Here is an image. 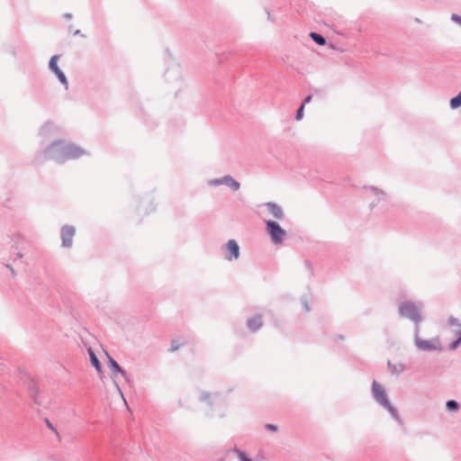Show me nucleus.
<instances>
[{"mask_svg":"<svg viewBox=\"0 0 461 461\" xmlns=\"http://www.w3.org/2000/svg\"><path fill=\"white\" fill-rule=\"evenodd\" d=\"M266 206L274 218L277 220L283 219L284 212L278 204L275 203H267Z\"/></svg>","mask_w":461,"mask_h":461,"instance_id":"obj_8","label":"nucleus"},{"mask_svg":"<svg viewBox=\"0 0 461 461\" xmlns=\"http://www.w3.org/2000/svg\"><path fill=\"white\" fill-rule=\"evenodd\" d=\"M58 59H59V56H53L50 61V68L57 75V77H59L60 82L67 86L68 85L67 78H66L65 75L63 74V72L58 67Z\"/></svg>","mask_w":461,"mask_h":461,"instance_id":"obj_6","label":"nucleus"},{"mask_svg":"<svg viewBox=\"0 0 461 461\" xmlns=\"http://www.w3.org/2000/svg\"><path fill=\"white\" fill-rule=\"evenodd\" d=\"M211 183L214 185H223V177L220 179H214Z\"/></svg>","mask_w":461,"mask_h":461,"instance_id":"obj_20","label":"nucleus"},{"mask_svg":"<svg viewBox=\"0 0 461 461\" xmlns=\"http://www.w3.org/2000/svg\"><path fill=\"white\" fill-rule=\"evenodd\" d=\"M416 345L421 350H440L442 348L438 338L431 340L417 339Z\"/></svg>","mask_w":461,"mask_h":461,"instance_id":"obj_4","label":"nucleus"},{"mask_svg":"<svg viewBox=\"0 0 461 461\" xmlns=\"http://www.w3.org/2000/svg\"><path fill=\"white\" fill-rule=\"evenodd\" d=\"M452 19L461 24V17L460 16L453 14Z\"/></svg>","mask_w":461,"mask_h":461,"instance_id":"obj_21","label":"nucleus"},{"mask_svg":"<svg viewBox=\"0 0 461 461\" xmlns=\"http://www.w3.org/2000/svg\"><path fill=\"white\" fill-rule=\"evenodd\" d=\"M267 429H270L272 431H276V429H277L276 426L272 425V424H267Z\"/></svg>","mask_w":461,"mask_h":461,"instance_id":"obj_22","label":"nucleus"},{"mask_svg":"<svg viewBox=\"0 0 461 461\" xmlns=\"http://www.w3.org/2000/svg\"><path fill=\"white\" fill-rule=\"evenodd\" d=\"M223 185L230 186L232 190L238 191L240 189V183L233 179L230 176L223 177Z\"/></svg>","mask_w":461,"mask_h":461,"instance_id":"obj_11","label":"nucleus"},{"mask_svg":"<svg viewBox=\"0 0 461 461\" xmlns=\"http://www.w3.org/2000/svg\"><path fill=\"white\" fill-rule=\"evenodd\" d=\"M109 362H110V367L112 368L113 374L120 373L123 376H125V373L123 370L120 367V366L117 364L115 360H113L112 357H109Z\"/></svg>","mask_w":461,"mask_h":461,"instance_id":"obj_12","label":"nucleus"},{"mask_svg":"<svg viewBox=\"0 0 461 461\" xmlns=\"http://www.w3.org/2000/svg\"><path fill=\"white\" fill-rule=\"evenodd\" d=\"M180 347H181V344L178 341H176V340L172 341V343H171V350L172 351L177 350L178 348H180Z\"/></svg>","mask_w":461,"mask_h":461,"instance_id":"obj_18","label":"nucleus"},{"mask_svg":"<svg viewBox=\"0 0 461 461\" xmlns=\"http://www.w3.org/2000/svg\"><path fill=\"white\" fill-rule=\"evenodd\" d=\"M238 456L240 457V461H252L250 458H249L246 454L240 450H235Z\"/></svg>","mask_w":461,"mask_h":461,"instance_id":"obj_16","label":"nucleus"},{"mask_svg":"<svg viewBox=\"0 0 461 461\" xmlns=\"http://www.w3.org/2000/svg\"><path fill=\"white\" fill-rule=\"evenodd\" d=\"M400 313L402 316L409 318L411 320H413V321L418 320L420 317L419 311H418L416 305L411 303H403L400 306Z\"/></svg>","mask_w":461,"mask_h":461,"instance_id":"obj_3","label":"nucleus"},{"mask_svg":"<svg viewBox=\"0 0 461 461\" xmlns=\"http://www.w3.org/2000/svg\"><path fill=\"white\" fill-rule=\"evenodd\" d=\"M75 235V229L71 226H65L61 230L62 245L64 247H70L72 239Z\"/></svg>","mask_w":461,"mask_h":461,"instance_id":"obj_5","label":"nucleus"},{"mask_svg":"<svg viewBox=\"0 0 461 461\" xmlns=\"http://www.w3.org/2000/svg\"><path fill=\"white\" fill-rule=\"evenodd\" d=\"M87 352L89 354L90 361H91V364L93 365V366L96 369L97 372H101L102 366H101L97 357L95 356V352L93 351V349L91 348H89L87 349Z\"/></svg>","mask_w":461,"mask_h":461,"instance_id":"obj_10","label":"nucleus"},{"mask_svg":"<svg viewBox=\"0 0 461 461\" xmlns=\"http://www.w3.org/2000/svg\"><path fill=\"white\" fill-rule=\"evenodd\" d=\"M447 407L448 410L456 411L458 408V403L456 401L451 400L447 402Z\"/></svg>","mask_w":461,"mask_h":461,"instance_id":"obj_15","label":"nucleus"},{"mask_svg":"<svg viewBox=\"0 0 461 461\" xmlns=\"http://www.w3.org/2000/svg\"><path fill=\"white\" fill-rule=\"evenodd\" d=\"M303 109H304V104L301 105V107L298 109L296 113V120H301L303 116Z\"/></svg>","mask_w":461,"mask_h":461,"instance_id":"obj_17","label":"nucleus"},{"mask_svg":"<svg viewBox=\"0 0 461 461\" xmlns=\"http://www.w3.org/2000/svg\"><path fill=\"white\" fill-rule=\"evenodd\" d=\"M226 249L229 252L227 258L231 260L232 258L237 259L240 256V247L234 240H230L226 245Z\"/></svg>","mask_w":461,"mask_h":461,"instance_id":"obj_7","label":"nucleus"},{"mask_svg":"<svg viewBox=\"0 0 461 461\" xmlns=\"http://www.w3.org/2000/svg\"><path fill=\"white\" fill-rule=\"evenodd\" d=\"M116 387H117L118 391L120 392V393L122 394V391H121V388L118 386V384H116Z\"/></svg>","mask_w":461,"mask_h":461,"instance_id":"obj_24","label":"nucleus"},{"mask_svg":"<svg viewBox=\"0 0 461 461\" xmlns=\"http://www.w3.org/2000/svg\"><path fill=\"white\" fill-rule=\"evenodd\" d=\"M372 392L377 402H379L389 411L393 412V408L387 399L386 393L381 384L374 381L372 384Z\"/></svg>","mask_w":461,"mask_h":461,"instance_id":"obj_2","label":"nucleus"},{"mask_svg":"<svg viewBox=\"0 0 461 461\" xmlns=\"http://www.w3.org/2000/svg\"><path fill=\"white\" fill-rule=\"evenodd\" d=\"M310 37L319 45L323 46L326 43V40L316 32H311Z\"/></svg>","mask_w":461,"mask_h":461,"instance_id":"obj_13","label":"nucleus"},{"mask_svg":"<svg viewBox=\"0 0 461 461\" xmlns=\"http://www.w3.org/2000/svg\"><path fill=\"white\" fill-rule=\"evenodd\" d=\"M461 344V338L459 337V339H457L456 341H454L451 346H450V348L451 349H455L456 348H457L459 345Z\"/></svg>","mask_w":461,"mask_h":461,"instance_id":"obj_19","label":"nucleus"},{"mask_svg":"<svg viewBox=\"0 0 461 461\" xmlns=\"http://www.w3.org/2000/svg\"><path fill=\"white\" fill-rule=\"evenodd\" d=\"M311 100H312V96H311V95H309V96H307V97L304 99L303 104H305L306 103H309Z\"/></svg>","mask_w":461,"mask_h":461,"instance_id":"obj_23","label":"nucleus"},{"mask_svg":"<svg viewBox=\"0 0 461 461\" xmlns=\"http://www.w3.org/2000/svg\"><path fill=\"white\" fill-rule=\"evenodd\" d=\"M450 106L453 109H456L459 106H461V92L454 98L450 100Z\"/></svg>","mask_w":461,"mask_h":461,"instance_id":"obj_14","label":"nucleus"},{"mask_svg":"<svg viewBox=\"0 0 461 461\" xmlns=\"http://www.w3.org/2000/svg\"><path fill=\"white\" fill-rule=\"evenodd\" d=\"M248 327L250 330L256 331L262 327V321L260 316H254L248 321Z\"/></svg>","mask_w":461,"mask_h":461,"instance_id":"obj_9","label":"nucleus"},{"mask_svg":"<svg viewBox=\"0 0 461 461\" xmlns=\"http://www.w3.org/2000/svg\"><path fill=\"white\" fill-rule=\"evenodd\" d=\"M22 257H23V255H22V254L17 253V258H21Z\"/></svg>","mask_w":461,"mask_h":461,"instance_id":"obj_25","label":"nucleus"},{"mask_svg":"<svg viewBox=\"0 0 461 461\" xmlns=\"http://www.w3.org/2000/svg\"><path fill=\"white\" fill-rule=\"evenodd\" d=\"M267 230L275 244H281L286 236V231L273 221H267Z\"/></svg>","mask_w":461,"mask_h":461,"instance_id":"obj_1","label":"nucleus"}]
</instances>
